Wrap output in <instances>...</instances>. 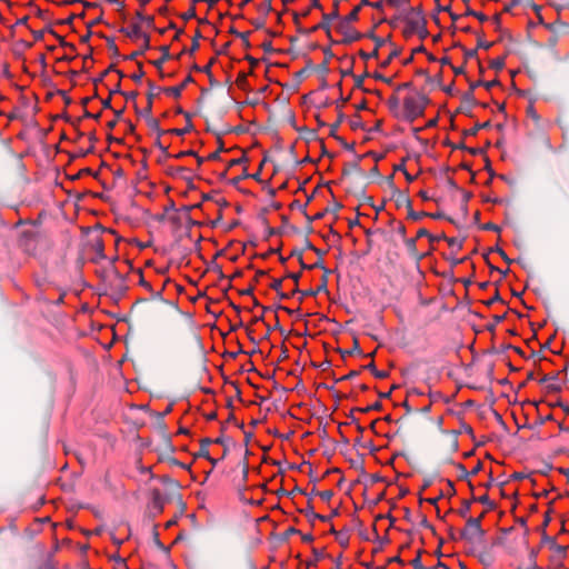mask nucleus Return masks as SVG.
I'll return each instance as SVG.
<instances>
[{
	"mask_svg": "<svg viewBox=\"0 0 569 569\" xmlns=\"http://www.w3.org/2000/svg\"><path fill=\"white\" fill-rule=\"evenodd\" d=\"M428 103L429 99L422 91L417 92L415 96L405 98L403 117L409 121H413L423 113Z\"/></svg>",
	"mask_w": 569,
	"mask_h": 569,
	"instance_id": "obj_1",
	"label": "nucleus"
},
{
	"mask_svg": "<svg viewBox=\"0 0 569 569\" xmlns=\"http://www.w3.org/2000/svg\"><path fill=\"white\" fill-rule=\"evenodd\" d=\"M340 1L341 0H333V10H332V12L323 13L321 22L316 24V26H313L310 29L301 28L299 26V16L297 13H295L293 20H295V23L298 26V31L300 33H302V34L309 36L312 32H315V31H317L319 29H322V30L326 31L327 36L330 38L331 37L330 23H331L332 20H336V19L340 18V16H339V3H340Z\"/></svg>",
	"mask_w": 569,
	"mask_h": 569,
	"instance_id": "obj_2",
	"label": "nucleus"
},
{
	"mask_svg": "<svg viewBox=\"0 0 569 569\" xmlns=\"http://www.w3.org/2000/svg\"><path fill=\"white\" fill-rule=\"evenodd\" d=\"M348 151L352 154L355 166L360 167L362 170H377V162L382 158V154L375 151H366L359 153L356 150V144H345Z\"/></svg>",
	"mask_w": 569,
	"mask_h": 569,
	"instance_id": "obj_3",
	"label": "nucleus"
},
{
	"mask_svg": "<svg viewBox=\"0 0 569 569\" xmlns=\"http://www.w3.org/2000/svg\"><path fill=\"white\" fill-rule=\"evenodd\" d=\"M224 144H220V149L216 150L214 152H210L206 158L209 160H220L224 162L228 167V169H232L234 167H242L241 174L248 176L247 173V167L246 163L248 162V158L246 156V152L243 150H239V156L233 158H226L228 150L223 148Z\"/></svg>",
	"mask_w": 569,
	"mask_h": 569,
	"instance_id": "obj_4",
	"label": "nucleus"
},
{
	"mask_svg": "<svg viewBox=\"0 0 569 569\" xmlns=\"http://www.w3.org/2000/svg\"><path fill=\"white\" fill-rule=\"evenodd\" d=\"M397 9L399 10V18H402V21L406 24H410V28L413 30H416L421 24L427 23V19L421 6L409 7L407 4Z\"/></svg>",
	"mask_w": 569,
	"mask_h": 569,
	"instance_id": "obj_5",
	"label": "nucleus"
},
{
	"mask_svg": "<svg viewBox=\"0 0 569 569\" xmlns=\"http://www.w3.org/2000/svg\"><path fill=\"white\" fill-rule=\"evenodd\" d=\"M119 31L129 38L143 39V44L140 48V51H133L130 56L127 57V59L134 60L139 56H142L150 48V37L147 33L142 32L139 23L132 24L131 28H121Z\"/></svg>",
	"mask_w": 569,
	"mask_h": 569,
	"instance_id": "obj_6",
	"label": "nucleus"
},
{
	"mask_svg": "<svg viewBox=\"0 0 569 569\" xmlns=\"http://www.w3.org/2000/svg\"><path fill=\"white\" fill-rule=\"evenodd\" d=\"M462 536L471 542L479 540L483 536L480 518H469Z\"/></svg>",
	"mask_w": 569,
	"mask_h": 569,
	"instance_id": "obj_7",
	"label": "nucleus"
},
{
	"mask_svg": "<svg viewBox=\"0 0 569 569\" xmlns=\"http://www.w3.org/2000/svg\"><path fill=\"white\" fill-rule=\"evenodd\" d=\"M337 30L339 33H341L343 36L342 40L340 41V43H343V44H350L355 41L360 40L363 37L362 33L352 29L349 23H346L342 21L338 22Z\"/></svg>",
	"mask_w": 569,
	"mask_h": 569,
	"instance_id": "obj_8",
	"label": "nucleus"
},
{
	"mask_svg": "<svg viewBox=\"0 0 569 569\" xmlns=\"http://www.w3.org/2000/svg\"><path fill=\"white\" fill-rule=\"evenodd\" d=\"M194 81V79L192 78V76H187L186 79L178 86L176 87H169V88H163V91L170 96H172L174 99H179L181 97V92L182 90L186 88L187 84L189 83H192Z\"/></svg>",
	"mask_w": 569,
	"mask_h": 569,
	"instance_id": "obj_9",
	"label": "nucleus"
},
{
	"mask_svg": "<svg viewBox=\"0 0 569 569\" xmlns=\"http://www.w3.org/2000/svg\"><path fill=\"white\" fill-rule=\"evenodd\" d=\"M148 86H149V92L147 94V98H148V106L146 108V114H149L151 112V107H152V100L153 98L160 93L161 91H163V88H160L158 86H156L153 82L149 81L148 82Z\"/></svg>",
	"mask_w": 569,
	"mask_h": 569,
	"instance_id": "obj_10",
	"label": "nucleus"
},
{
	"mask_svg": "<svg viewBox=\"0 0 569 569\" xmlns=\"http://www.w3.org/2000/svg\"><path fill=\"white\" fill-rule=\"evenodd\" d=\"M147 124L151 133H154V140L159 142L160 139L164 136V130L160 129L159 121L154 118L149 117L147 119Z\"/></svg>",
	"mask_w": 569,
	"mask_h": 569,
	"instance_id": "obj_11",
	"label": "nucleus"
},
{
	"mask_svg": "<svg viewBox=\"0 0 569 569\" xmlns=\"http://www.w3.org/2000/svg\"><path fill=\"white\" fill-rule=\"evenodd\" d=\"M323 53H325V60L322 63H320L316 67V71H318L322 76H326L329 72L328 63H329V60L333 57V52L331 51V49L326 48V49H323Z\"/></svg>",
	"mask_w": 569,
	"mask_h": 569,
	"instance_id": "obj_12",
	"label": "nucleus"
},
{
	"mask_svg": "<svg viewBox=\"0 0 569 569\" xmlns=\"http://www.w3.org/2000/svg\"><path fill=\"white\" fill-rule=\"evenodd\" d=\"M461 106L459 108V111H463V110H467V109H470L472 108L475 104H476V99H475V96L471 91H467L462 94L461 97Z\"/></svg>",
	"mask_w": 569,
	"mask_h": 569,
	"instance_id": "obj_13",
	"label": "nucleus"
},
{
	"mask_svg": "<svg viewBox=\"0 0 569 569\" xmlns=\"http://www.w3.org/2000/svg\"><path fill=\"white\" fill-rule=\"evenodd\" d=\"M300 139H302L305 142H312V141H319L323 142V139H320L318 137V133L316 130H302L300 131Z\"/></svg>",
	"mask_w": 569,
	"mask_h": 569,
	"instance_id": "obj_14",
	"label": "nucleus"
},
{
	"mask_svg": "<svg viewBox=\"0 0 569 569\" xmlns=\"http://www.w3.org/2000/svg\"><path fill=\"white\" fill-rule=\"evenodd\" d=\"M160 51L162 53V56H160V59L152 62L153 66L158 69H161L162 63L171 58L168 46L160 47Z\"/></svg>",
	"mask_w": 569,
	"mask_h": 569,
	"instance_id": "obj_15",
	"label": "nucleus"
},
{
	"mask_svg": "<svg viewBox=\"0 0 569 569\" xmlns=\"http://www.w3.org/2000/svg\"><path fill=\"white\" fill-rule=\"evenodd\" d=\"M177 157H182L190 159L191 161L196 162L198 166L203 161L204 157H200L197 152L192 150L181 151Z\"/></svg>",
	"mask_w": 569,
	"mask_h": 569,
	"instance_id": "obj_16",
	"label": "nucleus"
},
{
	"mask_svg": "<svg viewBox=\"0 0 569 569\" xmlns=\"http://www.w3.org/2000/svg\"><path fill=\"white\" fill-rule=\"evenodd\" d=\"M313 69L316 70V68H315V67H313V64H312V61L309 59V60L307 61L306 67H305L303 69L299 70V71L295 74V77H296V79L298 80V82H301V81H302V79H303V78H305V77H306V76H307L311 70H313Z\"/></svg>",
	"mask_w": 569,
	"mask_h": 569,
	"instance_id": "obj_17",
	"label": "nucleus"
},
{
	"mask_svg": "<svg viewBox=\"0 0 569 569\" xmlns=\"http://www.w3.org/2000/svg\"><path fill=\"white\" fill-rule=\"evenodd\" d=\"M361 4L353 8V10L347 14L346 17L341 18L340 21L351 24L352 22H356L358 20V14L360 11Z\"/></svg>",
	"mask_w": 569,
	"mask_h": 569,
	"instance_id": "obj_18",
	"label": "nucleus"
},
{
	"mask_svg": "<svg viewBox=\"0 0 569 569\" xmlns=\"http://www.w3.org/2000/svg\"><path fill=\"white\" fill-rule=\"evenodd\" d=\"M138 276H139V283L140 286H142L143 288H146L148 291H150L152 295L154 296H160V292H161V289L159 290H153L151 284L144 279L143 274L139 271L138 272Z\"/></svg>",
	"mask_w": 569,
	"mask_h": 569,
	"instance_id": "obj_19",
	"label": "nucleus"
},
{
	"mask_svg": "<svg viewBox=\"0 0 569 569\" xmlns=\"http://www.w3.org/2000/svg\"><path fill=\"white\" fill-rule=\"evenodd\" d=\"M74 3H82L84 6V8H96L98 7V3H91V2H87V1H83V0H63L61 2H58L59 6H71V4H74Z\"/></svg>",
	"mask_w": 569,
	"mask_h": 569,
	"instance_id": "obj_20",
	"label": "nucleus"
},
{
	"mask_svg": "<svg viewBox=\"0 0 569 569\" xmlns=\"http://www.w3.org/2000/svg\"><path fill=\"white\" fill-rule=\"evenodd\" d=\"M417 157H412L408 154L406 158L402 159V161L395 167V170L402 171L405 173V170H407V163H411L412 161H417Z\"/></svg>",
	"mask_w": 569,
	"mask_h": 569,
	"instance_id": "obj_21",
	"label": "nucleus"
},
{
	"mask_svg": "<svg viewBox=\"0 0 569 569\" xmlns=\"http://www.w3.org/2000/svg\"><path fill=\"white\" fill-rule=\"evenodd\" d=\"M48 32H50L51 34H53L58 39V41H59L61 47L69 48L72 51L76 50V47L72 43L67 42L64 40V38L59 36L53 29L48 28Z\"/></svg>",
	"mask_w": 569,
	"mask_h": 569,
	"instance_id": "obj_22",
	"label": "nucleus"
},
{
	"mask_svg": "<svg viewBox=\"0 0 569 569\" xmlns=\"http://www.w3.org/2000/svg\"><path fill=\"white\" fill-rule=\"evenodd\" d=\"M202 37L199 29L196 30L194 37L192 39V43L190 49L188 50L189 54H193L199 49V39Z\"/></svg>",
	"mask_w": 569,
	"mask_h": 569,
	"instance_id": "obj_23",
	"label": "nucleus"
},
{
	"mask_svg": "<svg viewBox=\"0 0 569 569\" xmlns=\"http://www.w3.org/2000/svg\"><path fill=\"white\" fill-rule=\"evenodd\" d=\"M136 18L140 21H144L149 28L153 27L154 18L152 16H144L142 11L136 12Z\"/></svg>",
	"mask_w": 569,
	"mask_h": 569,
	"instance_id": "obj_24",
	"label": "nucleus"
},
{
	"mask_svg": "<svg viewBox=\"0 0 569 569\" xmlns=\"http://www.w3.org/2000/svg\"><path fill=\"white\" fill-rule=\"evenodd\" d=\"M399 104L400 101L397 96H392L388 99V106L392 112L397 113L399 111Z\"/></svg>",
	"mask_w": 569,
	"mask_h": 569,
	"instance_id": "obj_25",
	"label": "nucleus"
},
{
	"mask_svg": "<svg viewBox=\"0 0 569 569\" xmlns=\"http://www.w3.org/2000/svg\"><path fill=\"white\" fill-rule=\"evenodd\" d=\"M191 127H186L183 129H169V130H166L163 131L164 132V136L169 134V136H178V137H181L183 136L186 132L190 131Z\"/></svg>",
	"mask_w": 569,
	"mask_h": 569,
	"instance_id": "obj_26",
	"label": "nucleus"
},
{
	"mask_svg": "<svg viewBox=\"0 0 569 569\" xmlns=\"http://www.w3.org/2000/svg\"><path fill=\"white\" fill-rule=\"evenodd\" d=\"M490 68L499 71L505 68V58H497L490 61Z\"/></svg>",
	"mask_w": 569,
	"mask_h": 569,
	"instance_id": "obj_27",
	"label": "nucleus"
},
{
	"mask_svg": "<svg viewBox=\"0 0 569 569\" xmlns=\"http://www.w3.org/2000/svg\"><path fill=\"white\" fill-rule=\"evenodd\" d=\"M106 39H107L108 49L111 51L113 57L118 58L120 56V53H119V49H118L117 44L114 43V40L111 38H106Z\"/></svg>",
	"mask_w": 569,
	"mask_h": 569,
	"instance_id": "obj_28",
	"label": "nucleus"
},
{
	"mask_svg": "<svg viewBox=\"0 0 569 569\" xmlns=\"http://www.w3.org/2000/svg\"><path fill=\"white\" fill-rule=\"evenodd\" d=\"M465 14H466V16H472V17H476L480 22H485V21H487V19H488V18H487V16H485V14H483V13H481V12H477V11L472 10L471 8H468V9L466 10V13H465Z\"/></svg>",
	"mask_w": 569,
	"mask_h": 569,
	"instance_id": "obj_29",
	"label": "nucleus"
},
{
	"mask_svg": "<svg viewBox=\"0 0 569 569\" xmlns=\"http://www.w3.org/2000/svg\"><path fill=\"white\" fill-rule=\"evenodd\" d=\"M144 76V71H143V67H142V63L141 62H138V71L133 74H131V79L134 81V82H140L141 79L143 78Z\"/></svg>",
	"mask_w": 569,
	"mask_h": 569,
	"instance_id": "obj_30",
	"label": "nucleus"
},
{
	"mask_svg": "<svg viewBox=\"0 0 569 569\" xmlns=\"http://www.w3.org/2000/svg\"><path fill=\"white\" fill-rule=\"evenodd\" d=\"M426 83L429 86H441V74H438L436 77L427 76Z\"/></svg>",
	"mask_w": 569,
	"mask_h": 569,
	"instance_id": "obj_31",
	"label": "nucleus"
},
{
	"mask_svg": "<svg viewBox=\"0 0 569 569\" xmlns=\"http://www.w3.org/2000/svg\"><path fill=\"white\" fill-rule=\"evenodd\" d=\"M416 33L419 36L420 39H426L429 36L427 23L421 24L416 29Z\"/></svg>",
	"mask_w": 569,
	"mask_h": 569,
	"instance_id": "obj_32",
	"label": "nucleus"
},
{
	"mask_svg": "<svg viewBox=\"0 0 569 569\" xmlns=\"http://www.w3.org/2000/svg\"><path fill=\"white\" fill-rule=\"evenodd\" d=\"M400 54V49H395L388 56V58L381 63L382 68H386L396 57Z\"/></svg>",
	"mask_w": 569,
	"mask_h": 569,
	"instance_id": "obj_33",
	"label": "nucleus"
},
{
	"mask_svg": "<svg viewBox=\"0 0 569 569\" xmlns=\"http://www.w3.org/2000/svg\"><path fill=\"white\" fill-rule=\"evenodd\" d=\"M180 17L186 21L196 18V8L191 6L189 10L181 13Z\"/></svg>",
	"mask_w": 569,
	"mask_h": 569,
	"instance_id": "obj_34",
	"label": "nucleus"
},
{
	"mask_svg": "<svg viewBox=\"0 0 569 569\" xmlns=\"http://www.w3.org/2000/svg\"><path fill=\"white\" fill-rule=\"evenodd\" d=\"M387 3L393 8H402L409 4V0H386Z\"/></svg>",
	"mask_w": 569,
	"mask_h": 569,
	"instance_id": "obj_35",
	"label": "nucleus"
},
{
	"mask_svg": "<svg viewBox=\"0 0 569 569\" xmlns=\"http://www.w3.org/2000/svg\"><path fill=\"white\" fill-rule=\"evenodd\" d=\"M259 10H260L264 16H267V14L272 10L271 0H266L263 3H261V4L259 6Z\"/></svg>",
	"mask_w": 569,
	"mask_h": 569,
	"instance_id": "obj_36",
	"label": "nucleus"
},
{
	"mask_svg": "<svg viewBox=\"0 0 569 569\" xmlns=\"http://www.w3.org/2000/svg\"><path fill=\"white\" fill-rule=\"evenodd\" d=\"M462 50H463V54H465V59L468 60V59H472V58H476L477 57V53H478V49H466L463 47H461Z\"/></svg>",
	"mask_w": 569,
	"mask_h": 569,
	"instance_id": "obj_37",
	"label": "nucleus"
},
{
	"mask_svg": "<svg viewBox=\"0 0 569 569\" xmlns=\"http://www.w3.org/2000/svg\"><path fill=\"white\" fill-rule=\"evenodd\" d=\"M492 44H493L492 42H487L482 39L481 36H479L478 41H477V49L482 48V49L488 50L492 47Z\"/></svg>",
	"mask_w": 569,
	"mask_h": 569,
	"instance_id": "obj_38",
	"label": "nucleus"
},
{
	"mask_svg": "<svg viewBox=\"0 0 569 569\" xmlns=\"http://www.w3.org/2000/svg\"><path fill=\"white\" fill-rule=\"evenodd\" d=\"M361 6H369L377 10H381L383 8V4L381 1L378 2H370L369 0H361Z\"/></svg>",
	"mask_w": 569,
	"mask_h": 569,
	"instance_id": "obj_39",
	"label": "nucleus"
},
{
	"mask_svg": "<svg viewBox=\"0 0 569 569\" xmlns=\"http://www.w3.org/2000/svg\"><path fill=\"white\" fill-rule=\"evenodd\" d=\"M113 174L117 177V178H124L126 176V168L123 164H119L114 169H113Z\"/></svg>",
	"mask_w": 569,
	"mask_h": 569,
	"instance_id": "obj_40",
	"label": "nucleus"
},
{
	"mask_svg": "<svg viewBox=\"0 0 569 569\" xmlns=\"http://www.w3.org/2000/svg\"><path fill=\"white\" fill-rule=\"evenodd\" d=\"M338 127H339V122H336V123L331 124V126H330V132H329V136H330L331 138L336 139V140H339L340 142H345L340 137H338V136L336 134V131H337Z\"/></svg>",
	"mask_w": 569,
	"mask_h": 569,
	"instance_id": "obj_41",
	"label": "nucleus"
},
{
	"mask_svg": "<svg viewBox=\"0 0 569 569\" xmlns=\"http://www.w3.org/2000/svg\"><path fill=\"white\" fill-rule=\"evenodd\" d=\"M368 37L375 41L377 50L385 43V40L377 37L373 32H370Z\"/></svg>",
	"mask_w": 569,
	"mask_h": 569,
	"instance_id": "obj_42",
	"label": "nucleus"
},
{
	"mask_svg": "<svg viewBox=\"0 0 569 569\" xmlns=\"http://www.w3.org/2000/svg\"><path fill=\"white\" fill-rule=\"evenodd\" d=\"M359 54H360V57H361L362 59L368 60V59H370V58H377V57H378V50H377V48H375V50H373L372 52H370V53H367V52H365V51H362V50H361V51L359 52Z\"/></svg>",
	"mask_w": 569,
	"mask_h": 569,
	"instance_id": "obj_43",
	"label": "nucleus"
},
{
	"mask_svg": "<svg viewBox=\"0 0 569 569\" xmlns=\"http://www.w3.org/2000/svg\"><path fill=\"white\" fill-rule=\"evenodd\" d=\"M113 70H114V66H113V64H111L107 70H104V71L100 74V77H99V78H97V79H94V80H93V83H94V84H98L99 82H101V81L104 79V77H107V74H108L110 71H113Z\"/></svg>",
	"mask_w": 569,
	"mask_h": 569,
	"instance_id": "obj_44",
	"label": "nucleus"
},
{
	"mask_svg": "<svg viewBox=\"0 0 569 569\" xmlns=\"http://www.w3.org/2000/svg\"><path fill=\"white\" fill-rule=\"evenodd\" d=\"M368 76H369V73H368V72H366V73H365V74H362V76H355V87H356V88H359V89H360V88H362L363 80H365V78H366V77H368Z\"/></svg>",
	"mask_w": 569,
	"mask_h": 569,
	"instance_id": "obj_45",
	"label": "nucleus"
},
{
	"mask_svg": "<svg viewBox=\"0 0 569 569\" xmlns=\"http://www.w3.org/2000/svg\"><path fill=\"white\" fill-rule=\"evenodd\" d=\"M248 36H249V32L237 33V37L242 40L243 46L247 49L250 48V42L248 40Z\"/></svg>",
	"mask_w": 569,
	"mask_h": 569,
	"instance_id": "obj_46",
	"label": "nucleus"
},
{
	"mask_svg": "<svg viewBox=\"0 0 569 569\" xmlns=\"http://www.w3.org/2000/svg\"><path fill=\"white\" fill-rule=\"evenodd\" d=\"M373 78H375L376 80L383 81V82H386L387 84H391V82H392V79H391V78H387V77H385V76H382L381 73H378V72L373 73Z\"/></svg>",
	"mask_w": 569,
	"mask_h": 569,
	"instance_id": "obj_47",
	"label": "nucleus"
},
{
	"mask_svg": "<svg viewBox=\"0 0 569 569\" xmlns=\"http://www.w3.org/2000/svg\"><path fill=\"white\" fill-rule=\"evenodd\" d=\"M521 0H511L510 3H508L505 8H503V11L505 12H511L512 8H515L516 6L520 4Z\"/></svg>",
	"mask_w": 569,
	"mask_h": 569,
	"instance_id": "obj_48",
	"label": "nucleus"
},
{
	"mask_svg": "<svg viewBox=\"0 0 569 569\" xmlns=\"http://www.w3.org/2000/svg\"><path fill=\"white\" fill-rule=\"evenodd\" d=\"M214 61H216V59H214V58H212V59L209 61V63H208L207 66H204V67H202V68H201V72H203V73H206V74L210 76V73H211V67H212V64L214 63Z\"/></svg>",
	"mask_w": 569,
	"mask_h": 569,
	"instance_id": "obj_49",
	"label": "nucleus"
},
{
	"mask_svg": "<svg viewBox=\"0 0 569 569\" xmlns=\"http://www.w3.org/2000/svg\"><path fill=\"white\" fill-rule=\"evenodd\" d=\"M479 129H480V126H476V127H473V128H471L469 130H466L463 132V137L467 138V137L475 136L479 131Z\"/></svg>",
	"mask_w": 569,
	"mask_h": 569,
	"instance_id": "obj_50",
	"label": "nucleus"
},
{
	"mask_svg": "<svg viewBox=\"0 0 569 569\" xmlns=\"http://www.w3.org/2000/svg\"><path fill=\"white\" fill-rule=\"evenodd\" d=\"M261 47H262L263 51H264V52H267V53H271V52H273V51H274V50H273V48H272V43H271V41H264V42L261 44Z\"/></svg>",
	"mask_w": 569,
	"mask_h": 569,
	"instance_id": "obj_51",
	"label": "nucleus"
},
{
	"mask_svg": "<svg viewBox=\"0 0 569 569\" xmlns=\"http://www.w3.org/2000/svg\"><path fill=\"white\" fill-rule=\"evenodd\" d=\"M251 23L253 24V27L256 29H263L264 28V19H256V20H252Z\"/></svg>",
	"mask_w": 569,
	"mask_h": 569,
	"instance_id": "obj_52",
	"label": "nucleus"
},
{
	"mask_svg": "<svg viewBox=\"0 0 569 569\" xmlns=\"http://www.w3.org/2000/svg\"><path fill=\"white\" fill-rule=\"evenodd\" d=\"M399 21H402V18H399V12L393 17L391 18L390 20H388V23L392 27V28H396L399 23Z\"/></svg>",
	"mask_w": 569,
	"mask_h": 569,
	"instance_id": "obj_53",
	"label": "nucleus"
},
{
	"mask_svg": "<svg viewBox=\"0 0 569 569\" xmlns=\"http://www.w3.org/2000/svg\"><path fill=\"white\" fill-rule=\"evenodd\" d=\"M402 33H403V36H405L406 38H409V37H411L413 33H416V30L411 29V28H410V24H406V27H405V29H403Z\"/></svg>",
	"mask_w": 569,
	"mask_h": 569,
	"instance_id": "obj_54",
	"label": "nucleus"
},
{
	"mask_svg": "<svg viewBox=\"0 0 569 569\" xmlns=\"http://www.w3.org/2000/svg\"><path fill=\"white\" fill-rule=\"evenodd\" d=\"M499 84V81L498 80H491V81H483L482 86L487 89V90H490L491 88H493L495 86H498Z\"/></svg>",
	"mask_w": 569,
	"mask_h": 569,
	"instance_id": "obj_55",
	"label": "nucleus"
},
{
	"mask_svg": "<svg viewBox=\"0 0 569 569\" xmlns=\"http://www.w3.org/2000/svg\"><path fill=\"white\" fill-rule=\"evenodd\" d=\"M493 23L496 24L497 30H500L501 27V18L500 14H495L492 17Z\"/></svg>",
	"mask_w": 569,
	"mask_h": 569,
	"instance_id": "obj_56",
	"label": "nucleus"
},
{
	"mask_svg": "<svg viewBox=\"0 0 569 569\" xmlns=\"http://www.w3.org/2000/svg\"><path fill=\"white\" fill-rule=\"evenodd\" d=\"M412 88V82H405V83H401L397 87V91H400V90H405V89H411Z\"/></svg>",
	"mask_w": 569,
	"mask_h": 569,
	"instance_id": "obj_57",
	"label": "nucleus"
},
{
	"mask_svg": "<svg viewBox=\"0 0 569 569\" xmlns=\"http://www.w3.org/2000/svg\"><path fill=\"white\" fill-rule=\"evenodd\" d=\"M58 94H60V96L63 98V100H64V102H66L67 104H70V103H71V98L67 96L66 91H63V90H58Z\"/></svg>",
	"mask_w": 569,
	"mask_h": 569,
	"instance_id": "obj_58",
	"label": "nucleus"
},
{
	"mask_svg": "<svg viewBox=\"0 0 569 569\" xmlns=\"http://www.w3.org/2000/svg\"><path fill=\"white\" fill-rule=\"evenodd\" d=\"M44 30H38V31H32V34L36 40H41L44 36Z\"/></svg>",
	"mask_w": 569,
	"mask_h": 569,
	"instance_id": "obj_59",
	"label": "nucleus"
},
{
	"mask_svg": "<svg viewBox=\"0 0 569 569\" xmlns=\"http://www.w3.org/2000/svg\"><path fill=\"white\" fill-rule=\"evenodd\" d=\"M452 71L455 72L456 76L463 74L465 73V67L463 66L452 67Z\"/></svg>",
	"mask_w": 569,
	"mask_h": 569,
	"instance_id": "obj_60",
	"label": "nucleus"
},
{
	"mask_svg": "<svg viewBox=\"0 0 569 569\" xmlns=\"http://www.w3.org/2000/svg\"><path fill=\"white\" fill-rule=\"evenodd\" d=\"M405 176L408 182H412L416 179L417 173L412 174L408 170H405Z\"/></svg>",
	"mask_w": 569,
	"mask_h": 569,
	"instance_id": "obj_61",
	"label": "nucleus"
},
{
	"mask_svg": "<svg viewBox=\"0 0 569 569\" xmlns=\"http://www.w3.org/2000/svg\"><path fill=\"white\" fill-rule=\"evenodd\" d=\"M122 94L126 97L127 100H134L138 96V92L136 91H131L129 93H123Z\"/></svg>",
	"mask_w": 569,
	"mask_h": 569,
	"instance_id": "obj_62",
	"label": "nucleus"
},
{
	"mask_svg": "<svg viewBox=\"0 0 569 569\" xmlns=\"http://www.w3.org/2000/svg\"><path fill=\"white\" fill-rule=\"evenodd\" d=\"M246 81H247V77H246V74H244V73L239 74V77H238V79H237V83H238L239 86H243V84L246 83Z\"/></svg>",
	"mask_w": 569,
	"mask_h": 569,
	"instance_id": "obj_63",
	"label": "nucleus"
},
{
	"mask_svg": "<svg viewBox=\"0 0 569 569\" xmlns=\"http://www.w3.org/2000/svg\"><path fill=\"white\" fill-rule=\"evenodd\" d=\"M483 81L479 80V81H476V82H471L470 83V88H469V91H471L473 93L475 89L479 86H482Z\"/></svg>",
	"mask_w": 569,
	"mask_h": 569,
	"instance_id": "obj_64",
	"label": "nucleus"
}]
</instances>
